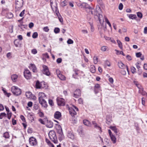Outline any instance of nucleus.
Returning <instances> with one entry per match:
<instances>
[{
    "label": "nucleus",
    "instance_id": "1",
    "mask_svg": "<svg viewBox=\"0 0 147 147\" xmlns=\"http://www.w3.org/2000/svg\"><path fill=\"white\" fill-rule=\"evenodd\" d=\"M83 7L89 10V12L91 13L92 14L94 15L95 18H97L98 19L100 23L104 22L103 18L102 16L100 14L101 9L100 7L97 5L96 7V10L95 11L93 8L90 7L88 4L84 3L82 4Z\"/></svg>",
    "mask_w": 147,
    "mask_h": 147
},
{
    "label": "nucleus",
    "instance_id": "2",
    "mask_svg": "<svg viewBox=\"0 0 147 147\" xmlns=\"http://www.w3.org/2000/svg\"><path fill=\"white\" fill-rule=\"evenodd\" d=\"M38 100L39 103L42 107L46 108L47 104L46 101L47 98L45 94L42 92H40L38 94Z\"/></svg>",
    "mask_w": 147,
    "mask_h": 147
},
{
    "label": "nucleus",
    "instance_id": "3",
    "mask_svg": "<svg viewBox=\"0 0 147 147\" xmlns=\"http://www.w3.org/2000/svg\"><path fill=\"white\" fill-rule=\"evenodd\" d=\"M49 136L50 140L55 143H56L57 142V138L55 131H50L49 134Z\"/></svg>",
    "mask_w": 147,
    "mask_h": 147
},
{
    "label": "nucleus",
    "instance_id": "4",
    "mask_svg": "<svg viewBox=\"0 0 147 147\" xmlns=\"http://www.w3.org/2000/svg\"><path fill=\"white\" fill-rule=\"evenodd\" d=\"M11 90L13 94L16 96L20 95L22 92L21 90L16 86H12L11 88Z\"/></svg>",
    "mask_w": 147,
    "mask_h": 147
},
{
    "label": "nucleus",
    "instance_id": "5",
    "mask_svg": "<svg viewBox=\"0 0 147 147\" xmlns=\"http://www.w3.org/2000/svg\"><path fill=\"white\" fill-rule=\"evenodd\" d=\"M23 4V0H16V9L17 10H19L22 7Z\"/></svg>",
    "mask_w": 147,
    "mask_h": 147
},
{
    "label": "nucleus",
    "instance_id": "6",
    "mask_svg": "<svg viewBox=\"0 0 147 147\" xmlns=\"http://www.w3.org/2000/svg\"><path fill=\"white\" fill-rule=\"evenodd\" d=\"M76 111H78V109L74 106H72V107H69V110L70 114L72 116H74L75 115H76L77 113L75 110Z\"/></svg>",
    "mask_w": 147,
    "mask_h": 147
},
{
    "label": "nucleus",
    "instance_id": "7",
    "mask_svg": "<svg viewBox=\"0 0 147 147\" xmlns=\"http://www.w3.org/2000/svg\"><path fill=\"white\" fill-rule=\"evenodd\" d=\"M50 5L53 10L56 11L57 8L56 0H51Z\"/></svg>",
    "mask_w": 147,
    "mask_h": 147
},
{
    "label": "nucleus",
    "instance_id": "8",
    "mask_svg": "<svg viewBox=\"0 0 147 147\" xmlns=\"http://www.w3.org/2000/svg\"><path fill=\"white\" fill-rule=\"evenodd\" d=\"M43 73L47 76H49L50 75V73L49 71L48 67L45 65L42 66Z\"/></svg>",
    "mask_w": 147,
    "mask_h": 147
},
{
    "label": "nucleus",
    "instance_id": "9",
    "mask_svg": "<svg viewBox=\"0 0 147 147\" xmlns=\"http://www.w3.org/2000/svg\"><path fill=\"white\" fill-rule=\"evenodd\" d=\"M57 101L59 106H63L65 105V100L63 98L58 97L57 99Z\"/></svg>",
    "mask_w": 147,
    "mask_h": 147
},
{
    "label": "nucleus",
    "instance_id": "10",
    "mask_svg": "<svg viewBox=\"0 0 147 147\" xmlns=\"http://www.w3.org/2000/svg\"><path fill=\"white\" fill-rule=\"evenodd\" d=\"M29 142L32 146L36 145L37 144V141L36 139L33 137H31L29 138Z\"/></svg>",
    "mask_w": 147,
    "mask_h": 147
},
{
    "label": "nucleus",
    "instance_id": "11",
    "mask_svg": "<svg viewBox=\"0 0 147 147\" xmlns=\"http://www.w3.org/2000/svg\"><path fill=\"white\" fill-rule=\"evenodd\" d=\"M24 75L25 77L27 79H30L31 77L30 72L28 70H25L24 72Z\"/></svg>",
    "mask_w": 147,
    "mask_h": 147
},
{
    "label": "nucleus",
    "instance_id": "12",
    "mask_svg": "<svg viewBox=\"0 0 147 147\" xmlns=\"http://www.w3.org/2000/svg\"><path fill=\"white\" fill-rule=\"evenodd\" d=\"M81 95V91L80 90H76L75 92L74 96L76 98H78Z\"/></svg>",
    "mask_w": 147,
    "mask_h": 147
},
{
    "label": "nucleus",
    "instance_id": "13",
    "mask_svg": "<svg viewBox=\"0 0 147 147\" xmlns=\"http://www.w3.org/2000/svg\"><path fill=\"white\" fill-rule=\"evenodd\" d=\"M57 73L58 77L61 80H65V76L62 75L61 74L59 73L60 71L59 70L56 71Z\"/></svg>",
    "mask_w": 147,
    "mask_h": 147
},
{
    "label": "nucleus",
    "instance_id": "14",
    "mask_svg": "<svg viewBox=\"0 0 147 147\" xmlns=\"http://www.w3.org/2000/svg\"><path fill=\"white\" fill-rule=\"evenodd\" d=\"M118 65L119 67L120 68L123 69L125 67H126V68L127 69V70L128 71V72H129L128 71V67L127 66H126L125 65L122 63L121 62H118Z\"/></svg>",
    "mask_w": 147,
    "mask_h": 147
},
{
    "label": "nucleus",
    "instance_id": "15",
    "mask_svg": "<svg viewBox=\"0 0 147 147\" xmlns=\"http://www.w3.org/2000/svg\"><path fill=\"white\" fill-rule=\"evenodd\" d=\"M61 117V114L59 111H56L55 113L54 117L55 119H59Z\"/></svg>",
    "mask_w": 147,
    "mask_h": 147
},
{
    "label": "nucleus",
    "instance_id": "16",
    "mask_svg": "<svg viewBox=\"0 0 147 147\" xmlns=\"http://www.w3.org/2000/svg\"><path fill=\"white\" fill-rule=\"evenodd\" d=\"M83 123L86 126L88 127L91 126V124L90 122L86 119H85L83 120Z\"/></svg>",
    "mask_w": 147,
    "mask_h": 147
},
{
    "label": "nucleus",
    "instance_id": "17",
    "mask_svg": "<svg viewBox=\"0 0 147 147\" xmlns=\"http://www.w3.org/2000/svg\"><path fill=\"white\" fill-rule=\"evenodd\" d=\"M92 123L94 125V127L95 128L99 130L100 131H101V128L97 124L95 121H92Z\"/></svg>",
    "mask_w": 147,
    "mask_h": 147
},
{
    "label": "nucleus",
    "instance_id": "18",
    "mask_svg": "<svg viewBox=\"0 0 147 147\" xmlns=\"http://www.w3.org/2000/svg\"><path fill=\"white\" fill-rule=\"evenodd\" d=\"M92 123L94 125V127L95 128L99 130L100 131H101V128L97 124L95 121H92Z\"/></svg>",
    "mask_w": 147,
    "mask_h": 147
},
{
    "label": "nucleus",
    "instance_id": "19",
    "mask_svg": "<svg viewBox=\"0 0 147 147\" xmlns=\"http://www.w3.org/2000/svg\"><path fill=\"white\" fill-rule=\"evenodd\" d=\"M92 123L94 125V127L95 128L99 130L100 131H101V128L97 124L95 121H92Z\"/></svg>",
    "mask_w": 147,
    "mask_h": 147
},
{
    "label": "nucleus",
    "instance_id": "20",
    "mask_svg": "<svg viewBox=\"0 0 147 147\" xmlns=\"http://www.w3.org/2000/svg\"><path fill=\"white\" fill-rule=\"evenodd\" d=\"M26 95L27 97L29 99L32 98V97L33 96V95L32 94V93L30 92H26Z\"/></svg>",
    "mask_w": 147,
    "mask_h": 147
},
{
    "label": "nucleus",
    "instance_id": "21",
    "mask_svg": "<svg viewBox=\"0 0 147 147\" xmlns=\"http://www.w3.org/2000/svg\"><path fill=\"white\" fill-rule=\"evenodd\" d=\"M42 82L40 83L39 81L37 80L36 83V86L37 88H40L42 87Z\"/></svg>",
    "mask_w": 147,
    "mask_h": 147
},
{
    "label": "nucleus",
    "instance_id": "22",
    "mask_svg": "<svg viewBox=\"0 0 147 147\" xmlns=\"http://www.w3.org/2000/svg\"><path fill=\"white\" fill-rule=\"evenodd\" d=\"M30 68L32 69L33 72H36V69L35 65L33 64H30Z\"/></svg>",
    "mask_w": 147,
    "mask_h": 147
},
{
    "label": "nucleus",
    "instance_id": "23",
    "mask_svg": "<svg viewBox=\"0 0 147 147\" xmlns=\"http://www.w3.org/2000/svg\"><path fill=\"white\" fill-rule=\"evenodd\" d=\"M11 78L13 82H16L18 78V76L16 74H13L11 76Z\"/></svg>",
    "mask_w": 147,
    "mask_h": 147
},
{
    "label": "nucleus",
    "instance_id": "24",
    "mask_svg": "<svg viewBox=\"0 0 147 147\" xmlns=\"http://www.w3.org/2000/svg\"><path fill=\"white\" fill-rule=\"evenodd\" d=\"M111 139V141L113 142V144H115L116 142V138L113 135L110 136Z\"/></svg>",
    "mask_w": 147,
    "mask_h": 147
},
{
    "label": "nucleus",
    "instance_id": "25",
    "mask_svg": "<svg viewBox=\"0 0 147 147\" xmlns=\"http://www.w3.org/2000/svg\"><path fill=\"white\" fill-rule=\"evenodd\" d=\"M90 70L92 73H94L95 72V68L94 65H91L90 67Z\"/></svg>",
    "mask_w": 147,
    "mask_h": 147
},
{
    "label": "nucleus",
    "instance_id": "26",
    "mask_svg": "<svg viewBox=\"0 0 147 147\" xmlns=\"http://www.w3.org/2000/svg\"><path fill=\"white\" fill-rule=\"evenodd\" d=\"M59 129L57 130V132L59 134H62L63 133L62 129L60 125H58Z\"/></svg>",
    "mask_w": 147,
    "mask_h": 147
},
{
    "label": "nucleus",
    "instance_id": "27",
    "mask_svg": "<svg viewBox=\"0 0 147 147\" xmlns=\"http://www.w3.org/2000/svg\"><path fill=\"white\" fill-rule=\"evenodd\" d=\"M67 136L68 138L71 139L73 140L74 139V136L72 133L70 132L68 133L67 135Z\"/></svg>",
    "mask_w": 147,
    "mask_h": 147
},
{
    "label": "nucleus",
    "instance_id": "28",
    "mask_svg": "<svg viewBox=\"0 0 147 147\" xmlns=\"http://www.w3.org/2000/svg\"><path fill=\"white\" fill-rule=\"evenodd\" d=\"M115 51H116L117 52L116 54L117 55H119V54L122 55L123 56H124L125 55V54L123 53L122 51H120L117 50V49H115Z\"/></svg>",
    "mask_w": 147,
    "mask_h": 147
},
{
    "label": "nucleus",
    "instance_id": "29",
    "mask_svg": "<svg viewBox=\"0 0 147 147\" xmlns=\"http://www.w3.org/2000/svg\"><path fill=\"white\" fill-rule=\"evenodd\" d=\"M117 42L118 45L119 47L121 49H122L123 46L122 44L120 41L119 40H117Z\"/></svg>",
    "mask_w": 147,
    "mask_h": 147
},
{
    "label": "nucleus",
    "instance_id": "30",
    "mask_svg": "<svg viewBox=\"0 0 147 147\" xmlns=\"http://www.w3.org/2000/svg\"><path fill=\"white\" fill-rule=\"evenodd\" d=\"M110 128L116 134L117 133V129L115 127L110 126Z\"/></svg>",
    "mask_w": 147,
    "mask_h": 147
},
{
    "label": "nucleus",
    "instance_id": "31",
    "mask_svg": "<svg viewBox=\"0 0 147 147\" xmlns=\"http://www.w3.org/2000/svg\"><path fill=\"white\" fill-rule=\"evenodd\" d=\"M57 16H58L59 21L61 22H63V20L61 16L59 15V14L58 13H56Z\"/></svg>",
    "mask_w": 147,
    "mask_h": 147
},
{
    "label": "nucleus",
    "instance_id": "32",
    "mask_svg": "<svg viewBox=\"0 0 147 147\" xmlns=\"http://www.w3.org/2000/svg\"><path fill=\"white\" fill-rule=\"evenodd\" d=\"M129 17L131 19H134L136 18V16L135 15L130 14L129 16Z\"/></svg>",
    "mask_w": 147,
    "mask_h": 147
},
{
    "label": "nucleus",
    "instance_id": "33",
    "mask_svg": "<svg viewBox=\"0 0 147 147\" xmlns=\"http://www.w3.org/2000/svg\"><path fill=\"white\" fill-rule=\"evenodd\" d=\"M3 137L6 138H9V133L6 132L3 134Z\"/></svg>",
    "mask_w": 147,
    "mask_h": 147
},
{
    "label": "nucleus",
    "instance_id": "34",
    "mask_svg": "<svg viewBox=\"0 0 147 147\" xmlns=\"http://www.w3.org/2000/svg\"><path fill=\"white\" fill-rule=\"evenodd\" d=\"M105 22H106V23L109 25V26L110 28L111 27V25L110 23V22L108 20L107 18L106 17H105Z\"/></svg>",
    "mask_w": 147,
    "mask_h": 147
},
{
    "label": "nucleus",
    "instance_id": "35",
    "mask_svg": "<svg viewBox=\"0 0 147 147\" xmlns=\"http://www.w3.org/2000/svg\"><path fill=\"white\" fill-rule=\"evenodd\" d=\"M38 111H39L38 113V114L39 116L41 117H43L44 116V113L42 112H41L40 110H39Z\"/></svg>",
    "mask_w": 147,
    "mask_h": 147
},
{
    "label": "nucleus",
    "instance_id": "36",
    "mask_svg": "<svg viewBox=\"0 0 147 147\" xmlns=\"http://www.w3.org/2000/svg\"><path fill=\"white\" fill-rule=\"evenodd\" d=\"M7 116L6 114V113H1L0 115V119H3V117H6Z\"/></svg>",
    "mask_w": 147,
    "mask_h": 147
},
{
    "label": "nucleus",
    "instance_id": "37",
    "mask_svg": "<svg viewBox=\"0 0 147 147\" xmlns=\"http://www.w3.org/2000/svg\"><path fill=\"white\" fill-rule=\"evenodd\" d=\"M60 32V29L58 28H56L54 30V32L56 33H59Z\"/></svg>",
    "mask_w": 147,
    "mask_h": 147
},
{
    "label": "nucleus",
    "instance_id": "38",
    "mask_svg": "<svg viewBox=\"0 0 147 147\" xmlns=\"http://www.w3.org/2000/svg\"><path fill=\"white\" fill-rule=\"evenodd\" d=\"M38 33L37 32H34L32 36V37L34 38H35L37 37H38Z\"/></svg>",
    "mask_w": 147,
    "mask_h": 147
},
{
    "label": "nucleus",
    "instance_id": "39",
    "mask_svg": "<svg viewBox=\"0 0 147 147\" xmlns=\"http://www.w3.org/2000/svg\"><path fill=\"white\" fill-rule=\"evenodd\" d=\"M131 71L133 74L135 73L136 72V69L134 67H131Z\"/></svg>",
    "mask_w": 147,
    "mask_h": 147
},
{
    "label": "nucleus",
    "instance_id": "40",
    "mask_svg": "<svg viewBox=\"0 0 147 147\" xmlns=\"http://www.w3.org/2000/svg\"><path fill=\"white\" fill-rule=\"evenodd\" d=\"M63 138L64 136L63 133L62 134H61L59 135V140H61L63 139Z\"/></svg>",
    "mask_w": 147,
    "mask_h": 147
},
{
    "label": "nucleus",
    "instance_id": "41",
    "mask_svg": "<svg viewBox=\"0 0 147 147\" xmlns=\"http://www.w3.org/2000/svg\"><path fill=\"white\" fill-rule=\"evenodd\" d=\"M94 63L95 64H96L98 62V58L96 57H94L93 58Z\"/></svg>",
    "mask_w": 147,
    "mask_h": 147
},
{
    "label": "nucleus",
    "instance_id": "42",
    "mask_svg": "<svg viewBox=\"0 0 147 147\" xmlns=\"http://www.w3.org/2000/svg\"><path fill=\"white\" fill-rule=\"evenodd\" d=\"M137 16L138 17H139L140 18H142V13H141L140 12H137Z\"/></svg>",
    "mask_w": 147,
    "mask_h": 147
},
{
    "label": "nucleus",
    "instance_id": "43",
    "mask_svg": "<svg viewBox=\"0 0 147 147\" xmlns=\"http://www.w3.org/2000/svg\"><path fill=\"white\" fill-rule=\"evenodd\" d=\"M67 42L68 44H73L74 42L72 40L69 39L67 40Z\"/></svg>",
    "mask_w": 147,
    "mask_h": 147
},
{
    "label": "nucleus",
    "instance_id": "44",
    "mask_svg": "<svg viewBox=\"0 0 147 147\" xmlns=\"http://www.w3.org/2000/svg\"><path fill=\"white\" fill-rule=\"evenodd\" d=\"M107 48V47L106 46H103L101 48V50L103 51H105Z\"/></svg>",
    "mask_w": 147,
    "mask_h": 147
},
{
    "label": "nucleus",
    "instance_id": "45",
    "mask_svg": "<svg viewBox=\"0 0 147 147\" xmlns=\"http://www.w3.org/2000/svg\"><path fill=\"white\" fill-rule=\"evenodd\" d=\"M139 93L141 94L142 95H145V92H144L143 90L141 89H140L139 90Z\"/></svg>",
    "mask_w": 147,
    "mask_h": 147
},
{
    "label": "nucleus",
    "instance_id": "46",
    "mask_svg": "<svg viewBox=\"0 0 147 147\" xmlns=\"http://www.w3.org/2000/svg\"><path fill=\"white\" fill-rule=\"evenodd\" d=\"M67 1L66 0H65L64 1L62 2L61 3V5L63 6H64L67 5Z\"/></svg>",
    "mask_w": 147,
    "mask_h": 147
},
{
    "label": "nucleus",
    "instance_id": "47",
    "mask_svg": "<svg viewBox=\"0 0 147 147\" xmlns=\"http://www.w3.org/2000/svg\"><path fill=\"white\" fill-rule=\"evenodd\" d=\"M136 56L137 57H140L142 55V53L141 52H138L136 53Z\"/></svg>",
    "mask_w": 147,
    "mask_h": 147
},
{
    "label": "nucleus",
    "instance_id": "48",
    "mask_svg": "<svg viewBox=\"0 0 147 147\" xmlns=\"http://www.w3.org/2000/svg\"><path fill=\"white\" fill-rule=\"evenodd\" d=\"M44 31L46 32H48L49 30V29L48 27L47 26H46L44 27L43 29Z\"/></svg>",
    "mask_w": 147,
    "mask_h": 147
},
{
    "label": "nucleus",
    "instance_id": "49",
    "mask_svg": "<svg viewBox=\"0 0 147 147\" xmlns=\"http://www.w3.org/2000/svg\"><path fill=\"white\" fill-rule=\"evenodd\" d=\"M25 10H24L20 14L19 16L21 17H23L25 13Z\"/></svg>",
    "mask_w": 147,
    "mask_h": 147
},
{
    "label": "nucleus",
    "instance_id": "50",
    "mask_svg": "<svg viewBox=\"0 0 147 147\" xmlns=\"http://www.w3.org/2000/svg\"><path fill=\"white\" fill-rule=\"evenodd\" d=\"M123 5L122 3H120L119 5V10H121L123 8Z\"/></svg>",
    "mask_w": 147,
    "mask_h": 147
},
{
    "label": "nucleus",
    "instance_id": "51",
    "mask_svg": "<svg viewBox=\"0 0 147 147\" xmlns=\"http://www.w3.org/2000/svg\"><path fill=\"white\" fill-rule=\"evenodd\" d=\"M31 52L33 54H35L37 53V50L35 49L32 50Z\"/></svg>",
    "mask_w": 147,
    "mask_h": 147
},
{
    "label": "nucleus",
    "instance_id": "52",
    "mask_svg": "<svg viewBox=\"0 0 147 147\" xmlns=\"http://www.w3.org/2000/svg\"><path fill=\"white\" fill-rule=\"evenodd\" d=\"M100 87V85L98 84H96L94 86V90H96V89L99 88Z\"/></svg>",
    "mask_w": 147,
    "mask_h": 147
},
{
    "label": "nucleus",
    "instance_id": "53",
    "mask_svg": "<svg viewBox=\"0 0 147 147\" xmlns=\"http://www.w3.org/2000/svg\"><path fill=\"white\" fill-rule=\"evenodd\" d=\"M34 108L35 110H37L38 109L39 106L37 104H35L34 105Z\"/></svg>",
    "mask_w": 147,
    "mask_h": 147
},
{
    "label": "nucleus",
    "instance_id": "54",
    "mask_svg": "<svg viewBox=\"0 0 147 147\" xmlns=\"http://www.w3.org/2000/svg\"><path fill=\"white\" fill-rule=\"evenodd\" d=\"M142 105H144L145 104V98H142Z\"/></svg>",
    "mask_w": 147,
    "mask_h": 147
},
{
    "label": "nucleus",
    "instance_id": "55",
    "mask_svg": "<svg viewBox=\"0 0 147 147\" xmlns=\"http://www.w3.org/2000/svg\"><path fill=\"white\" fill-rule=\"evenodd\" d=\"M62 61V59L61 58H59L57 59V62L58 63H60Z\"/></svg>",
    "mask_w": 147,
    "mask_h": 147
},
{
    "label": "nucleus",
    "instance_id": "56",
    "mask_svg": "<svg viewBox=\"0 0 147 147\" xmlns=\"http://www.w3.org/2000/svg\"><path fill=\"white\" fill-rule=\"evenodd\" d=\"M32 105V102H29L28 103V106L29 107H31Z\"/></svg>",
    "mask_w": 147,
    "mask_h": 147
},
{
    "label": "nucleus",
    "instance_id": "57",
    "mask_svg": "<svg viewBox=\"0 0 147 147\" xmlns=\"http://www.w3.org/2000/svg\"><path fill=\"white\" fill-rule=\"evenodd\" d=\"M4 109V107L1 104H0V111H1L3 110Z\"/></svg>",
    "mask_w": 147,
    "mask_h": 147
},
{
    "label": "nucleus",
    "instance_id": "58",
    "mask_svg": "<svg viewBox=\"0 0 147 147\" xmlns=\"http://www.w3.org/2000/svg\"><path fill=\"white\" fill-rule=\"evenodd\" d=\"M109 80L111 83H113V80L112 78H109Z\"/></svg>",
    "mask_w": 147,
    "mask_h": 147
},
{
    "label": "nucleus",
    "instance_id": "59",
    "mask_svg": "<svg viewBox=\"0 0 147 147\" xmlns=\"http://www.w3.org/2000/svg\"><path fill=\"white\" fill-rule=\"evenodd\" d=\"M127 59L129 61H130L131 60V57L129 55H127L126 56Z\"/></svg>",
    "mask_w": 147,
    "mask_h": 147
},
{
    "label": "nucleus",
    "instance_id": "60",
    "mask_svg": "<svg viewBox=\"0 0 147 147\" xmlns=\"http://www.w3.org/2000/svg\"><path fill=\"white\" fill-rule=\"evenodd\" d=\"M105 64L106 65L110 66V64L109 62L108 61H106L105 62Z\"/></svg>",
    "mask_w": 147,
    "mask_h": 147
},
{
    "label": "nucleus",
    "instance_id": "61",
    "mask_svg": "<svg viewBox=\"0 0 147 147\" xmlns=\"http://www.w3.org/2000/svg\"><path fill=\"white\" fill-rule=\"evenodd\" d=\"M34 24L32 22L30 23L29 25V27L30 28H31L33 26Z\"/></svg>",
    "mask_w": 147,
    "mask_h": 147
},
{
    "label": "nucleus",
    "instance_id": "62",
    "mask_svg": "<svg viewBox=\"0 0 147 147\" xmlns=\"http://www.w3.org/2000/svg\"><path fill=\"white\" fill-rule=\"evenodd\" d=\"M49 104L51 106L53 105V101L51 100H49Z\"/></svg>",
    "mask_w": 147,
    "mask_h": 147
},
{
    "label": "nucleus",
    "instance_id": "63",
    "mask_svg": "<svg viewBox=\"0 0 147 147\" xmlns=\"http://www.w3.org/2000/svg\"><path fill=\"white\" fill-rule=\"evenodd\" d=\"M78 102L79 103L81 104L83 103V100L82 98H80L78 100Z\"/></svg>",
    "mask_w": 147,
    "mask_h": 147
},
{
    "label": "nucleus",
    "instance_id": "64",
    "mask_svg": "<svg viewBox=\"0 0 147 147\" xmlns=\"http://www.w3.org/2000/svg\"><path fill=\"white\" fill-rule=\"evenodd\" d=\"M144 33L145 34H147V27H146L144 28Z\"/></svg>",
    "mask_w": 147,
    "mask_h": 147
}]
</instances>
